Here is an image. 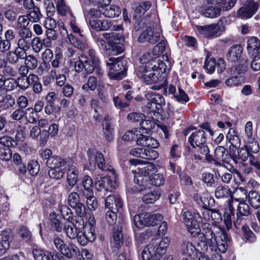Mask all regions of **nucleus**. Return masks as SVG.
Returning a JSON list of instances; mask_svg holds the SVG:
<instances>
[{
	"instance_id": "f257e3e1",
	"label": "nucleus",
	"mask_w": 260,
	"mask_h": 260,
	"mask_svg": "<svg viewBox=\"0 0 260 260\" xmlns=\"http://www.w3.org/2000/svg\"><path fill=\"white\" fill-rule=\"evenodd\" d=\"M202 228L201 232L202 231L205 240L204 244L206 246L209 245L212 250L216 251L218 249L220 252L225 253L227 250V242L229 240L228 236L225 232L222 229L215 228L214 231L216 229L219 230L218 232L215 231L217 235L215 236L214 231L208 223H203Z\"/></svg>"
},
{
	"instance_id": "f03ea898",
	"label": "nucleus",
	"mask_w": 260,
	"mask_h": 260,
	"mask_svg": "<svg viewBox=\"0 0 260 260\" xmlns=\"http://www.w3.org/2000/svg\"><path fill=\"white\" fill-rule=\"evenodd\" d=\"M98 59L95 55V51L89 50L87 55L80 56L75 63L76 72L80 73L83 70L87 74L92 73L95 70V73L100 76L103 75L104 71L97 68Z\"/></svg>"
},
{
	"instance_id": "7ed1b4c3",
	"label": "nucleus",
	"mask_w": 260,
	"mask_h": 260,
	"mask_svg": "<svg viewBox=\"0 0 260 260\" xmlns=\"http://www.w3.org/2000/svg\"><path fill=\"white\" fill-rule=\"evenodd\" d=\"M157 168L153 164L143 168H138L135 171V191L138 192L150 188V176L156 172Z\"/></svg>"
},
{
	"instance_id": "20e7f679",
	"label": "nucleus",
	"mask_w": 260,
	"mask_h": 260,
	"mask_svg": "<svg viewBox=\"0 0 260 260\" xmlns=\"http://www.w3.org/2000/svg\"><path fill=\"white\" fill-rule=\"evenodd\" d=\"M103 36L106 40H108V43L102 38L97 39V43L99 46L102 48L106 54L109 56L116 55L122 52V49L116 44L118 43L117 41L123 40V37L114 32H105L103 34Z\"/></svg>"
},
{
	"instance_id": "39448f33",
	"label": "nucleus",
	"mask_w": 260,
	"mask_h": 260,
	"mask_svg": "<svg viewBox=\"0 0 260 260\" xmlns=\"http://www.w3.org/2000/svg\"><path fill=\"white\" fill-rule=\"evenodd\" d=\"M122 56L110 57L107 61V65L109 68L108 76L114 80H121L126 75L127 68L126 61L123 60Z\"/></svg>"
},
{
	"instance_id": "423d86ee",
	"label": "nucleus",
	"mask_w": 260,
	"mask_h": 260,
	"mask_svg": "<svg viewBox=\"0 0 260 260\" xmlns=\"http://www.w3.org/2000/svg\"><path fill=\"white\" fill-rule=\"evenodd\" d=\"M152 69H148L147 73L144 70H138L137 76L139 78H143L144 81L148 84H155L152 86L153 90H159L164 87L166 85V79L165 75H159L157 72L152 71Z\"/></svg>"
},
{
	"instance_id": "0eeeda50",
	"label": "nucleus",
	"mask_w": 260,
	"mask_h": 260,
	"mask_svg": "<svg viewBox=\"0 0 260 260\" xmlns=\"http://www.w3.org/2000/svg\"><path fill=\"white\" fill-rule=\"evenodd\" d=\"M84 229V220L82 218L75 221H66L64 223L63 231L71 239H77Z\"/></svg>"
},
{
	"instance_id": "6e6552de",
	"label": "nucleus",
	"mask_w": 260,
	"mask_h": 260,
	"mask_svg": "<svg viewBox=\"0 0 260 260\" xmlns=\"http://www.w3.org/2000/svg\"><path fill=\"white\" fill-rule=\"evenodd\" d=\"M199 214H192L188 211H185L183 214L184 222L188 232L192 236H196L201 232L199 222L198 218H200Z\"/></svg>"
},
{
	"instance_id": "1a4fd4ad",
	"label": "nucleus",
	"mask_w": 260,
	"mask_h": 260,
	"mask_svg": "<svg viewBox=\"0 0 260 260\" xmlns=\"http://www.w3.org/2000/svg\"><path fill=\"white\" fill-rule=\"evenodd\" d=\"M87 155L89 165L91 167H95L96 165L98 167L104 171H111L113 168L111 166L106 162L103 155L99 151L94 152L92 150H88Z\"/></svg>"
},
{
	"instance_id": "9d476101",
	"label": "nucleus",
	"mask_w": 260,
	"mask_h": 260,
	"mask_svg": "<svg viewBox=\"0 0 260 260\" xmlns=\"http://www.w3.org/2000/svg\"><path fill=\"white\" fill-rule=\"evenodd\" d=\"M197 30L201 34L208 38H214L219 36L222 32L221 27L218 23L209 25L195 26Z\"/></svg>"
},
{
	"instance_id": "9b49d317",
	"label": "nucleus",
	"mask_w": 260,
	"mask_h": 260,
	"mask_svg": "<svg viewBox=\"0 0 260 260\" xmlns=\"http://www.w3.org/2000/svg\"><path fill=\"white\" fill-rule=\"evenodd\" d=\"M69 205L75 209L76 213L80 217H83L86 214V208L81 202L79 194L75 191L71 192L68 197Z\"/></svg>"
},
{
	"instance_id": "f8f14e48",
	"label": "nucleus",
	"mask_w": 260,
	"mask_h": 260,
	"mask_svg": "<svg viewBox=\"0 0 260 260\" xmlns=\"http://www.w3.org/2000/svg\"><path fill=\"white\" fill-rule=\"evenodd\" d=\"M115 182L109 176L103 177L98 174L95 177V186L98 191H112L115 188Z\"/></svg>"
},
{
	"instance_id": "ddd939ff",
	"label": "nucleus",
	"mask_w": 260,
	"mask_h": 260,
	"mask_svg": "<svg viewBox=\"0 0 260 260\" xmlns=\"http://www.w3.org/2000/svg\"><path fill=\"white\" fill-rule=\"evenodd\" d=\"M160 40V32L158 30L148 27L140 35L138 40L140 43H148L154 44Z\"/></svg>"
},
{
	"instance_id": "4468645a",
	"label": "nucleus",
	"mask_w": 260,
	"mask_h": 260,
	"mask_svg": "<svg viewBox=\"0 0 260 260\" xmlns=\"http://www.w3.org/2000/svg\"><path fill=\"white\" fill-rule=\"evenodd\" d=\"M95 239L94 228L90 224H84V229L78 237V242L83 246L88 242H93Z\"/></svg>"
},
{
	"instance_id": "2eb2a0df",
	"label": "nucleus",
	"mask_w": 260,
	"mask_h": 260,
	"mask_svg": "<svg viewBox=\"0 0 260 260\" xmlns=\"http://www.w3.org/2000/svg\"><path fill=\"white\" fill-rule=\"evenodd\" d=\"M258 8V4L255 2H250L244 7H241L237 12V17L246 19L251 17Z\"/></svg>"
},
{
	"instance_id": "dca6fc26",
	"label": "nucleus",
	"mask_w": 260,
	"mask_h": 260,
	"mask_svg": "<svg viewBox=\"0 0 260 260\" xmlns=\"http://www.w3.org/2000/svg\"><path fill=\"white\" fill-rule=\"evenodd\" d=\"M216 67H217V70L219 73H222L225 69V64L223 59L219 58L217 63L214 58L206 60L204 67L206 68L209 74H212L214 72Z\"/></svg>"
},
{
	"instance_id": "f3484780",
	"label": "nucleus",
	"mask_w": 260,
	"mask_h": 260,
	"mask_svg": "<svg viewBox=\"0 0 260 260\" xmlns=\"http://www.w3.org/2000/svg\"><path fill=\"white\" fill-rule=\"evenodd\" d=\"M62 57V53L60 48H56L55 51V56L51 61V64L52 69L49 72V79H53L57 73H59L58 69L60 67L61 60Z\"/></svg>"
},
{
	"instance_id": "a211bd4d",
	"label": "nucleus",
	"mask_w": 260,
	"mask_h": 260,
	"mask_svg": "<svg viewBox=\"0 0 260 260\" xmlns=\"http://www.w3.org/2000/svg\"><path fill=\"white\" fill-rule=\"evenodd\" d=\"M105 208L108 210L118 211L123 206L121 199L114 195L108 196L105 200Z\"/></svg>"
},
{
	"instance_id": "6ab92c4d",
	"label": "nucleus",
	"mask_w": 260,
	"mask_h": 260,
	"mask_svg": "<svg viewBox=\"0 0 260 260\" xmlns=\"http://www.w3.org/2000/svg\"><path fill=\"white\" fill-rule=\"evenodd\" d=\"M151 243L153 245V247H154L157 255L161 256L166 253L167 248L169 245L170 239L166 237L160 241L155 240L152 241Z\"/></svg>"
},
{
	"instance_id": "aec40b11",
	"label": "nucleus",
	"mask_w": 260,
	"mask_h": 260,
	"mask_svg": "<svg viewBox=\"0 0 260 260\" xmlns=\"http://www.w3.org/2000/svg\"><path fill=\"white\" fill-rule=\"evenodd\" d=\"M140 60L142 65L137 69V72H138V70H140L141 71L144 70L147 73L148 69H150L151 67L153 66L156 61L155 59H153L151 57V53L149 52L143 54L140 57Z\"/></svg>"
},
{
	"instance_id": "412c9836",
	"label": "nucleus",
	"mask_w": 260,
	"mask_h": 260,
	"mask_svg": "<svg viewBox=\"0 0 260 260\" xmlns=\"http://www.w3.org/2000/svg\"><path fill=\"white\" fill-rule=\"evenodd\" d=\"M243 49L240 45L232 46L226 54V59L231 62H236L239 60L242 53Z\"/></svg>"
},
{
	"instance_id": "4be33fe9",
	"label": "nucleus",
	"mask_w": 260,
	"mask_h": 260,
	"mask_svg": "<svg viewBox=\"0 0 260 260\" xmlns=\"http://www.w3.org/2000/svg\"><path fill=\"white\" fill-rule=\"evenodd\" d=\"M247 49L248 54L251 56L260 53V40L254 37L249 38L247 43Z\"/></svg>"
},
{
	"instance_id": "5701e85b",
	"label": "nucleus",
	"mask_w": 260,
	"mask_h": 260,
	"mask_svg": "<svg viewBox=\"0 0 260 260\" xmlns=\"http://www.w3.org/2000/svg\"><path fill=\"white\" fill-rule=\"evenodd\" d=\"M79 171L74 166H71L67 169V178L68 185L71 187H74L78 180Z\"/></svg>"
},
{
	"instance_id": "b1692460",
	"label": "nucleus",
	"mask_w": 260,
	"mask_h": 260,
	"mask_svg": "<svg viewBox=\"0 0 260 260\" xmlns=\"http://www.w3.org/2000/svg\"><path fill=\"white\" fill-rule=\"evenodd\" d=\"M32 252L35 260H56L57 258V255L55 253L45 252L40 249H35Z\"/></svg>"
},
{
	"instance_id": "393cba45",
	"label": "nucleus",
	"mask_w": 260,
	"mask_h": 260,
	"mask_svg": "<svg viewBox=\"0 0 260 260\" xmlns=\"http://www.w3.org/2000/svg\"><path fill=\"white\" fill-rule=\"evenodd\" d=\"M51 220V228L53 231L60 233L63 231L64 223L61 220V218L55 213H52L50 215Z\"/></svg>"
},
{
	"instance_id": "a878e982",
	"label": "nucleus",
	"mask_w": 260,
	"mask_h": 260,
	"mask_svg": "<svg viewBox=\"0 0 260 260\" xmlns=\"http://www.w3.org/2000/svg\"><path fill=\"white\" fill-rule=\"evenodd\" d=\"M112 243L116 248H119L123 244L121 226H116L113 228Z\"/></svg>"
},
{
	"instance_id": "bb28decb",
	"label": "nucleus",
	"mask_w": 260,
	"mask_h": 260,
	"mask_svg": "<svg viewBox=\"0 0 260 260\" xmlns=\"http://www.w3.org/2000/svg\"><path fill=\"white\" fill-rule=\"evenodd\" d=\"M204 131H196L189 137L188 141L193 147L205 142Z\"/></svg>"
},
{
	"instance_id": "cd10ccee",
	"label": "nucleus",
	"mask_w": 260,
	"mask_h": 260,
	"mask_svg": "<svg viewBox=\"0 0 260 260\" xmlns=\"http://www.w3.org/2000/svg\"><path fill=\"white\" fill-rule=\"evenodd\" d=\"M67 163L64 158L60 156L53 155L46 162V165L50 169L59 168L64 166Z\"/></svg>"
},
{
	"instance_id": "c85d7f7f",
	"label": "nucleus",
	"mask_w": 260,
	"mask_h": 260,
	"mask_svg": "<svg viewBox=\"0 0 260 260\" xmlns=\"http://www.w3.org/2000/svg\"><path fill=\"white\" fill-rule=\"evenodd\" d=\"M229 209L226 211H225L224 214V223L226 226V228L228 230H229L231 229L232 226V217L234 216V208L233 206V199H232V202L229 203L228 204Z\"/></svg>"
},
{
	"instance_id": "c756f323",
	"label": "nucleus",
	"mask_w": 260,
	"mask_h": 260,
	"mask_svg": "<svg viewBox=\"0 0 260 260\" xmlns=\"http://www.w3.org/2000/svg\"><path fill=\"white\" fill-rule=\"evenodd\" d=\"M146 98L148 101L153 102V105L158 110L162 105H165L164 98L160 94L153 92H148L146 94Z\"/></svg>"
},
{
	"instance_id": "7c9ffc66",
	"label": "nucleus",
	"mask_w": 260,
	"mask_h": 260,
	"mask_svg": "<svg viewBox=\"0 0 260 260\" xmlns=\"http://www.w3.org/2000/svg\"><path fill=\"white\" fill-rule=\"evenodd\" d=\"M196 250L195 246L191 242L184 240L181 244L180 252L184 255L191 257L194 254Z\"/></svg>"
},
{
	"instance_id": "2f4dec72",
	"label": "nucleus",
	"mask_w": 260,
	"mask_h": 260,
	"mask_svg": "<svg viewBox=\"0 0 260 260\" xmlns=\"http://www.w3.org/2000/svg\"><path fill=\"white\" fill-rule=\"evenodd\" d=\"M221 11V8L218 6H209L205 8L202 13L203 15L207 18H214L219 16Z\"/></svg>"
},
{
	"instance_id": "473e14b6",
	"label": "nucleus",
	"mask_w": 260,
	"mask_h": 260,
	"mask_svg": "<svg viewBox=\"0 0 260 260\" xmlns=\"http://www.w3.org/2000/svg\"><path fill=\"white\" fill-rule=\"evenodd\" d=\"M120 13L121 10L118 6L111 5L105 8L103 14L107 17L114 18L118 16Z\"/></svg>"
},
{
	"instance_id": "72a5a7b5",
	"label": "nucleus",
	"mask_w": 260,
	"mask_h": 260,
	"mask_svg": "<svg viewBox=\"0 0 260 260\" xmlns=\"http://www.w3.org/2000/svg\"><path fill=\"white\" fill-rule=\"evenodd\" d=\"M145 216L146 217L145 221L147 222V224H145V226H155L163 219L162 215L158 213L150 214L145 213Z\"/></svg>"
},
{
	"instance_id": "f704fd0d",
	"label": "nucleus",
	"mask_w": 260,
	"mask_h": 260,
	"mask_svg": "<svg viewBox=\"0 0 260 260\" xmlns=\"http://www.w3.org/2000/svg\"><path fill=\"white\" fill-rule=\"evenodd\" d=\"M248 202L254 209L260 207V195L255 191H250L247 196Z\"/></svg>"
},
{
	"instance_id": "c9c22d12",
	"label": "nucleus",
	"mask_w": 260,
	"mask_h": 260,
	"mask_svg": "<svg viewBox=\"0 0 260 260\" xmlns=\"http://www.w3.org/2000/svg\"><path fill=\"white\" fill-rule=\"evenodd\" d=\"M244 82V77L242 76L232 75L225 81V85L229 87L238 86Z\"/></svg>"
},
{
	"instance_id": "e433bc0d",
	"label": "nucleus",
	"mask_w": 260,
	"mask_h": 260,
	"mask_svg": "<svg viewBox=\"0 0 260 260\" xmlns=\"http://www.w3.org/2000/svg\"><path fill=\"white\" fill-rule=\"evenodd\" d=\"M154 247L150 243L144 248L142 252V257L143 260H149L152 257L156 256V259L158 258Z\"/></svg>"
},
{
	"instance_id": "4c0bfd02",
	"label": "nucleus",
	"mask_w": 260,
	"mask_h": 260,
	"mask_svg": "<svg viewBox=\"0 0 260 260\" xmlns=\"http://www.w3.org/2000/svg\"><path fill=\"white\" fill-rule=\"evenodd\" d=\"M30 136L37 138L41 146L45 145L49 136V131H30Z\"/></svg>"
},
{
	"instance_id": "58836bf2",
	"label": "nucleus",
	"mask_w": 260,
	"mask_h": 260,
	"mask_svg": "<svg viewBox=\"0 0 260 260\" xmlns=\"http://www.w3.org/2000/svg\"><path fill=\"white\" fill-rule=\"evenodd\" d=\"M247 69V65L240 63L228 69V72L231 75H240L245 74Z\"/></svg>"
},
{
	"instance_id": "ea45409f",
	"label": "nucleus",
	"mask_w": 260,
	"mask_h": 260,
	"mask_svg": "<svg viewBox=\"0 0 260 260\" xmlns=\"http://www.w3.org/2000/svg\"><path fill=\"white\" fill-rule=\"evenodd\" d=\"M231 190L228 187L218 186L215 190V196L217 199H224L231 197Z\"/></svg>"
},
{
	"instance_id": "a19ab883",
	"label": "nucleus",
	"mask_w": 260,
	"mask_h": 260,
	"mask_svg": "<svg viewBox=\"0 0 260 260\" xmlns=\"http://www.w3.org/2000/svg\"><path fill=\"white\" fill-rule=\"evenodd\" d=\"M214 156L219 163L227 161L228 153L226 150L222 146L217 147L214 151Z\"/></svg>"
},
{
	"instance_id": "79ce46f5",
	"label": "nucleus",
	"mask_w": 260,
	"mask_h": 260,
	"mask_svg": "<svg viewBox=\"0 0 260 260\" xmlns=\"http://www.w3.org/2000/svg\"><path fill=\"white\" fill-rule=\"evenodd\" d=\"M236 197H231V200L229 201V203L231 202L232 199H233V203L234 201L236 202H243L245 201V199L247 198L246 189L242 187H240L237 188L235 192Z\"/></svg>"
},
{
	"instance_id": "37998d69",
	"label": "nucleus",
	"mask_w": 260,
	"mask_h": 260,
	"mask_svg": "<svg viewBox=\"0 0 260 260\" xmlns=\"http://www.w3.org/2000/svg\"><path fill=\"white\" fill-rule=\"evenodd\" d=\"M84 195L86 198V204L90 210H95L98 207V203L93 196V191H90L88 193L84 192Z\"/></svg>"
},
{
	"instance_id": "c03bdc74",
	"label": "nucleus",
	"mask_w": 260,
	"mask_h": 260,
	"mask_svg": "<svg viewBox=\"0 0 260 260\" xmlns=\"http://www.w3.org/2000/svg\"><path fill=\"white\" fill-rule=\"evenodd\" d=\"M15 104V99L11 94H7L0 104V112L3 111L13 106Z\"/></svg>"
},
{
	"instance_id": "a18cd8bd",
	"label": "nucleus",
	"mask_w": 260,
	"mask_h": 260,
	"mask_svg": "<svg viewBox=\"0 0 260 260\" xmlns=\"http://www.w3.org/2000/svg\"><path fill=\"white\" fill-rule=\"evenodd\" d=\"M26 15L30 22L34 23L38 22L42 16L40 9L38 7H35V8L29 10Z\"/></svg>"
},
{
	"instance_id": "49530a36",
	"label": "nucleus",
	"mask_w": 260,
	"mask_h": 260,
	"mask_svg": "<svg viewBox=\"0 0 260 260\" xmlns=\"http://www.w3.org/2000/svg\"><path fill=\"white\" fill-rule=\"evenodd\" d=\"M165 179L161 174L155 173L150 176V187L151 185L160 186L165 184Z\"/></svg>"
},
{
	"instance_id": "de8ad7c7",
	"label": "nucleus",
	"mask_w": 260,
	"mask_h": 260,
	"mask_svg": "<svg viewBox=\"0 0 260 260\" xmlns=\"http://www.w3.org/2000/svg\"><path fill=\"white\" fill-rule=\"evenodd\" d=\"M151 69H152V71L157 72L159 75H165V76L169 71V69L165 63L162 61L158 62L155 61V63H154L153 66L151 67Z\"/></svg>"
},
{
	"instance_id": "09e8293b",
	"label": "nucleus",
	"mask_w": 260,
	"mask_h": 260,
	"mask_svg": "<svg viewBox=\"0 0 260 260\" xmlns=\"http://www.w3.org/2000/svg\"><path fill=\"white\" fill-rule=\"evenodd\" d=\"M226 137L231 145L235 146H240L241 140L236 131H229Z\"/></svg>"
},
{
	"instance_id": "8fccbe9b",
	"label": "nucleus",
	"mask_w": 260,
	"mask_h": 260,
	"mask_svg": "<svg viewBox=\"0 0 260 260\" xmlns=\"http://www.w3.org/2000/svg\"><path fill=\"white\" fill-rule=\"evenodd\" d=\"M96 79L95 77L91 76L88 78L87 83L83 85L82 89L85 91H88V90L93 91L96 89Z\"/></svg>"
},
{
	"instance_id": "3c124183",
	"label": "nucleus",
	"mask_w": 260,
	"mask_h": 260,
	"mask_svg": "<svg viewBox=\"0 0 260 260\" xmlns=\"http://www.w3.org/2000/svg\"><path fill=\"white\" fill-rule=\"evenodd\" d=\"M213 201L214 200L208 192H204L201 194L199 205L201 206L204 209H208L210 207L211 202H213Z\"/></svg>"
},
{
	"instance_id": "603ef678",
	"label": "nucleus",
	"mask_w": 260,
	"mask_h": 260,
	"mask_svg": "<svg viewBox=\"0 0 260 260\" xmlns=\"http://www.w3.org/2000/svg\"><path fill=\"white\" fill-rule=\"evenodd\" d=\"M202 180L208 187H215L216 185L214 176L212 173H203L202 175Z\"/></svg>"
},
{
	"instance_id": "864d4df0",
	"label": "nucleus",
	"mask_w": 260,
	"mask_h": 260,
	"mask_svg": "<svg viewBox=\"0 0 260 260\" xmlns=\"http://www.w3.org/2000/svg\"><path fill=\"white\" fill-rule=\"evenodd\" d=\"M30 21L26 15H21L18 17L15 24L16 29L27 28Z\"/></svg>"
},
{
	"instance_id": "5fc2aeb1",
	"label": "nucleus",
	"mask_w": 260,
	"mask_h": 260,
	"mask_svg": "<svg viewBox=\"0 0 260 260\" xmlns=\"http://www.w3.org/2000/svg\"><path fill=\"white\" fill-rule=\"evenodd\" d=\"M12 152L10 147L7 146L0 147V159L3 161H8L12 157Z\"/></svg>"
},
{
	"instance_id": "6e6d98bb",
	"label": "nucleus",
	"mask_w": 260,
	"mask_h": 260,
	"mask_svg": "<svg viewBox=\"0 0 260 260\" xmlns=\"http://www.w3.org/2000/svg\"><path fill=\"white\" fill-rule=\"evenodd\" d=\"M159 198V194L156 191H153L145 194L143 198V201L146 204L153 203Z\"/></svg>"
},
{
	"instance_id": "4d7b16f0",
	"label": "nucleus",
	"mask_w": 260,
	"mask_h": 260,
	"mask_svg": "<svg viewBox=\"0 0 260 260\" xmlns=\"http://www.w3.org/2000/svg\"><path fill=\"white\" fill-rule=\"evenodd\" d=\"M59 210L62 217L67 221H71L73 219V212L67 205H62L59 207Z\"/></svg>"
},
{
	"instance_id": "13d9d810",
	"label": "nucleus",
	"mask_w": 260,
	"mask_h": 260,
	"mask_svg": "<svg viewBox=\"0 0 260 260\" xmlns=\"http://www.w3.org/2000/svg\"><path fill=\"white\" fill-rule=\"evenodd\" d=\"M146 219L145 213L137 214L133 218L134 223L138 228H142L145 226V224L147 223L145 221Z\"/></svg>"
},
{
	"instance_id": "bf43d9fd",
	"label": "nucleus",
	"mask_w": 260,
	"mask_h": 260,
	"mask_svg": "<svg viewBox=\"0 0 260 260\" xmlns=\"http://www.w3.org/2000/svg\"><path fill=\"white\" fill-rule=\"evenodd\" d=\"M239 215H242L245 217L250 214V208L245 201L240 202L237 207V213Z\"/></svg>"
},
{
	"instance_id": "052dcab7",
	"label": "nucleus",
	"mask_w": 260,
	"mask_h": 260,
	"mask_svg": "<svg viewBox=\"0 0 260 260\" xmlns=\"http://www.w3.org/2000/svg\"><path fill=\"white\" fill-rule=\"evenodd\" d=\"M144 148L145 152H143L144 155H142V158L153 160L157 158L158 153L154 150L155 148Z\"/></svg>"
},
{
	"instance_id": "680f3d73",
	"label": "nucleus",
	"mask_w": 260,
	"mask_h": 260,
	"mask_svg": "<svg viewBox=\"0 0 260 260\" xmlns=\"http://www.w3.org/2000/svg\"><path fill=\"white\" fill-rule=\"evenodd\" d=\"M194 148L197 149L198 152H200L203 155H205L206 160L208 161H211L212 160L211 155L209 154V149L208 147L205 144V143L197 145Z\"/></svg>"
},
{
	"instance_id": "e2e57ef3",
	"label": "nucleus",
	"mask_w": 260,
	"mask_h": 260,
	"mask_svg": "<svg viewBox=\"0 0 260 260\" xmlns=\"http://www.w3.org/2000/svg\"><path fill=\"white\" fill-rule=\"evenodd\" d=\"M24 64L30 69L34 70L38 66V60L37 58L32 55H27L25 59Z\"/></svg>"
},
{
	"instance_id": "0e129e2a",
	"label": "nucleus",
	"mask_w": 260,
	"mask_h": 260,
	"mask_svg": "<svg viewBox=\"0 0 260 260\" xmlns=\"http://www.w3.org/2000/svg\"><path fill=\"white\" fill-rule=\"evenodd\" d=\"M30 46L35 53H39L43 48V43L39 37H35L30 42Z\"/></svg>"
},
{
	"instance_id": "69168bd1",
	"label": "nucleus",
	"mask_w": 260,
	"mask_h": 260,
	"mask_svg": "<svg viewBox=\"0 0 260 260\" xmlns=\"http://www.w3.org/2000/svg\"><path fill=\"white\" fill-rule=\"evenodd\" d=\"M250 56L252 58L250 64L251 69L255 72L260 71V53L253 54V56Z\"/></svg>"
},
{
	"instance_id": "338daca9",
	"label": "nucleus",
	"mask_w": 260,
	"mask_h": 260,
	"mask_svg": "<svg viewBox=\"0 0 260 260\" xmlns=\"http://www.w3.org/2000/svg\"><path fill=\"white\" fill-rule=\"evenodd\" d=\"M70 42L75 47L83 51L86 49V44L79 40H77L73 35L70 36Z\"/></svg>"
},
{
	"instance_id": "774afa93",
	"label": "nucleus",
	"mask_w": 260,
	"mask_h": 260,
	"mask_svg": "<svg viewBox=\"0 0 260 260\" xmlns=\"http://www.w3.org/2000/svg\"><path fill=\"white\" fill-rule=\"evenodd\" d=\"M27 169L31 175H36L39 171L40 165L37 160H31L29 162Z\"/></svg>"
}]
</instances>
